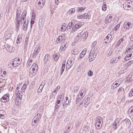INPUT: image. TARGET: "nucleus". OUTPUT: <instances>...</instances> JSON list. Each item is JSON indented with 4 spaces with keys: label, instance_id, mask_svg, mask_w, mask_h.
Wrapping results in <instances>:
<instances>
[{
    "label": "nucleus",
    "instance_id": "nucleus-1",
    "mask_svg": "<svg viewBox=\"0 0 133 133\" xmlns=\"http://www.w3.org/2000/svg\"><path fill=\"white\" fill-rule=\"evenodd\" d=\"M38 66L36 63H34L30 69L29 75H32V76L35 75L38 69Z\"/></svg>",
    "mask_w": 133,
    "mask_h": 133
},
{
    "label": "nucleus",
    "instance_id": "nucleus-2",
    "mask_svg": "<svg viewBox=\"0 0 133 133\" xmlns=\"http://www.w3.org/2000/svg\"><path fill=\"white\" fill-rule=\"evenodd\" d=\"M97 54L95 53V48H92L89 53V60L90 61H92L96 57Z\"/></svg>",
    "mask_w": 133,
    "mask_h": 133
},
{
    "label": "nucleus",
    "instance_id": "nucleus-3",
    "mask_svg": "<svg viewBox=\"0 0 133 133\" xmlns=\"http://www.w3.org/2000/svg\"><path fill=\"white\" fill-rule=\"evenodd\" d=\"M129 2H125L123 4V7L124 9L126 10H128V8L130 7L132 8V5H133V2L132 1H129Z\"/></svg>",
    "mask_w": 133,
    "mask_h": 133
},
{
    "label": "nucleus",
    "instance_id": "nucleus-4",
    "mask_svg": "<svg viewBox=\"0 0 133 133\" xmlns=\"http://www.w3.org/2000/svg\"><path fill=\"white\" fill-rule=\"evenodd\" d=\"M20 64V62H18L17 61V58H14L12 60V61L10 62V64H12L13 67L18 66Z\"/></svg>",
    "mask_w": 133,
    "mask_h": 133
},
{
    "label": "nucleus",
    "instance_id": "nucleus-5",
    "mask_svg": "<svg viewBox=\"0 0 133 133\" xmlns=\"http://www.w3.org/2000/svg\"><path fill=\"white\" fill-rule=\"evenodd\" d=\"M63 101L62 102V105L63 106V108H65L66 107V105H68L69 104L70 101H71L70 99H68V97H66L64 99V98H63Z\"/></svg>",
    "mask_w": 133,
    "mask_h": 133
},
{
    "label": "nucleus",
    "instance_id": "nucleus-6",
    "mask_svg": "<svg viewBox=\"0 0 133 133\" xmlns=\"http://www.w3.org/2000/svg\"><path fill=\"white\" fill-rule=\"evenodd\" d=\"M45 3V0H40L38 2L36 6L38 9H41L43 7Z\"/></svg>",
    "mask_w": 133,
    "mask_h": 133
},
{
    "label": "nucleus",
    "instance_id": "nucleus-7",
    "mask_svg": "<svg viewBox=\"0 0 133 133\" xmlns=\"http://www.w3.org/2000/svg\"><path fill=\"white\" fill-rule=\"evenodd\" d=\"M41 116L42 115L41 114H38L35 116L32 121L34 120V122L38 123L41 118Z\"/></svg>",
    "mask_w": 133,
    "mask_h": 133
},
{
    "label": "nucleus",
    "instance_id": "nucleus-8",
    "mask_svg": "<svg viewBox=\"0 0 133 133\" xmlns=\"http://www.w3.org/2000/svg\"><path fill=\"white\" fill-rule=\"evenodd\" d=\"M73 64V62L69 58L67 61L66 63V69H69L72 66Z\"/></svg>",
    "mask_w": 133,
    "mask_h": 133
},
{
    "label": "nucleus",
    "instance_id": "nucleus-9",
    "mask_svg": "<svg viewBox=\"0 0 133 133\" xmlns=\"http://www.w3.org/2000/svg\"><path fill=\"white\" fill-rule=\"evenodd\" d=\"M82 26V24L81 23H77L74 26H73L71 31V32H73L77 30Z\"/></svg>",
    "mask_w": 133,
    "mask_h": 133
},
{
    "label": "nucleus",
    "instance_id": "nucleus-10",
    "mask_svg": "<svg viewBox=\"0 0 133 133\" xmlns=\"http://www.w3.org/2000/svg\"><path fill=\"white\" fill-rule=\"evenodd\" d=\"M112 39L111 34H108L104 39V42L106 43H108Z\"/></svg>",
    "mask_w": 133,
    "mask_h": 133
},
{
    "label": "nucleus",
    "instance_id": "nucleus-11",
    "mask_svg": "<svg viewBox=\"0 0 133 133\" xmlns=\"http://www.w3.org/2000/svg\"><path fill=\"white\" fill-rule=\"evenodd\" d=\"M9 96L8 95H5L1 98V101L3 102H5L8 101Z\"/></svg>",
    "mask_w": 133,
    "mask_h": 133
},
{
    "label": "nucleus",
    "instance_id": "nucleus-12",
    "mask_svg": "<svg viewBox=\"0 0 133 133\" xmlns=\"http://www.w3.org/2000/svg\"><path fill=\"white\" fill-rule=\"evenodd\" d=\"M95 123L103 124V120L102 118L100 116H97L95 119Z\"/></svg>",
    "mask_w": 133,
    "mask_h": 133
},
{
    "label": "nucleus",
    "instance_id": "nucleus-13",
    "mask_svg": "<svg viewBox=\"0 0 133 133\" xmlns=\"http://www.w3.org/2000/svg\"><path fill=\"white\" fill-rule=\"evenodd\" d=\"M131 23L129 22H125L124 23L123 26L124 28L127 29H129L130 28V26L131 25Z\"/></svg>",
    "mask_w": 133,
    "mask_h": 133
},
{
    "label": "nucleus",
    "instance_id": "nucleus-14",
    "mask_svg": "<svg viewBox=\"0 0 133 133\" xmlns=\"http://www.w3.org/2000/svg\"><path fill=\"white\" fill-rule=\"evenodd\" d=\"M65 39L64 37L62 36H59L57 39V43H59L61 42L63 43L65 41Z\"/></svg>",
    "mask_w": 133,
    "mask_h": 133
},
{
    "label": "nucleus",
    "instance_id": "nucleus-15",
    "mask_svg": "<svg viewBox=\"0 0 133 133\" xmlns=\"http://www.w3.org/2000/svg\"><path fill=\"white\" fill-rule=\"evenodd\" d=\"M15 93L16 94V96L17 97L20 99L22 98V92L20 91L16 90Z\"/></svg>",
    "mask_w": 133,
    "mask_h": 133
},
{
    "label": "nucleus",
    "instance_id": "nucleus-16",
    "mask_svg": "<svg viewBox=\"0 0 133 133\" xmlns=\"http://www.w3.org/2000/svg\"><path fill=\"white\" fill-rule=\"evenodd\" d=\"M66 60H64V61L62 64V67L61 68V69L60 70L61 73L60 75H61L63 73V72L64 71L65 66V63H66Z\"/></svg>",
    "mask_w": 133,
    "mask_h": 133
},
{
    "label": "nucleus",
    "instance_id": "nucleus-17",
    "mask_svg": "<svg viewBox=\"0 0 133 133\" xmlns=\"http://www.w3.org/2000/svg\"><path fill=\"white\" fill-rule=\"evenodd\" d=\"M123 124H125V126H129L130 124V120L128 119H125L122 122Z\"/></svg>",
    "mask_w": 133,
    "mask_h": 133
},
{
    "label": "nucleus",
    "instance_id": "nucleus-18",
    "mask_svg": "<svg viewBox=\"0 0 133 133\" xmlns=\"http://www.w3.org/2000/svg\"><path fill=\"white\" fill-rule=\"evenodd\" d=\"M103 124V123H101L100 124L99 123H95L94 125L96 130H99L101 128Z\"/></svg>",
    "mask_w": 133,
    "mask_h": 133
},
{
    "label": "nucleus",
    "instance_id": "nucleus-19",
    "mask_svg": "<svg viewBox=\"0 0 133 133\" xmlns=\"http://www.w3.org/2000/svg\"><path fill=\"white\" fill-rule=\"evenodd\" d=\"M82 122V120L81 118H79L77 119L75 124L76 128L78 127L80 125Z\"/></svg>",
    "mask_w": 133,
    "mask_h": 133
},
{
    "label": "nucleus",
    "instance_id": "nucleus-20",
    "mask_svg": "<svg viewBox=\"0 0 133 133\" xmlns=\"http://www.w3.org/2000/svg\"><path fill=\"white\" fill-rule=\"evenodd\" d=\"M50 56L49 54H46L44 57V62L45 63H46L47 61H49L50 59Z\"/></svg>",
    "mask_w": 133,
    "mask_h": 133
},
{
    "label": "nucleus",
    "instance_id": "nucleus-21",
    "mask_svg": "<svg viewBox=\"0 0 133 133\" xmlns=\"http://www.w3.org/2000/svg\"><path fill=\"white\" fill-rule=\"evenodd\" d=\"M79 88V87L77 86L75 87L74 88L73 92L75 95L76 94L77 95L79 93V91H78Z\"/></svg>",
    "mask_w": 133,
    "mask_h": 133
},
{
    "label": "nucleus",
    "instance_id": "nucleus-22",
    "mask_svg": "<svg viewBox=\"0 0 133 133\" xmlns=\"http://www.w3.org/2000/svg\"><path fill=\"white\" fill-rule=\"evenodd\" d=\"M6 49L8 51L10 52H13L14 50V48L10 46H8Z\"/></svg>",
    "mask_w": 133,
    "mask_h": 133
},
{
    "label": "nucleus",
    "instance_id": "nucleus-23",
    "mask_svg": "<svg viewBox=\"0 0 133 133\" xmlns=\"http://www.w3.org/2000/svg\"><path fill=\"white\" fill-rule=\"evenodd\" d=\"M112 17L111 16H107V17L105 18V23H108L110 22L111 21V19L112 18Z\"/></svg>",
    "mask_w": 133,
    "mask_h": 133
},
{
    "label": "nucleus",
    "instance_id": "nucleus-24",
    "mask_svg": "<svg viewBox=\"0 0 133 133\" xmlns=\"http://www.w3.org/2000/svg\"><path fill=\"white\" fill-rule=\"evenodd\" d=\"M133 63V61L132 60H131L125 64V66L126 68L128 69V67L130 66L131 64H132Z\"/></svg>",
    "mask_w": 133,
    "mask_h": 133
},
{
    "label": "nucleus",
    "instance_id": "nucleus-25",
    "mask_svg": "<svg viewBox=\"0 0 133 133\" xmlns=\"http://www.w3.org/2000/svg\"><path fill=\"white\" fill-rule=\"evenodd\" d=\"M10 32L9 30H8L5 32V36L6 38H9L11 36V34L10 33Z\"/></svg>",
    "mask_w": 133,
    "mask_h": 133
},
{
    "label": "nucleus",
    "instance_id": "nucleus-26",
    "mask_svg": "<svg viewBox=\"0 0 133 133\" xmlns=\"http://www.w3.org/2000/svg\"><path fill=\"white\" fill-rule=\"evenodd\" d=\"M32 60L29 58L27 61V62L26 63V66L28 67L30 66L32 64Z\"/></svg>",
    "mask_w": 133,
    "mask_h": 133
},
{
    "label": "nucleus",
    "instance_id": "nucleus-27",
    "mask_svg": "<svg viewBox=\"0 0 133 133\" xmlns=\"http://www.w3.org/2000/svg\"><path fill=\"white\" fill-rule=\"evenodd\" d=\"M88 32H84L83 34L82 37L84 39H85L88 36Z\"/></svg>",
    "mask_w": 133,
    "mask_h": 133
},
{
    "label": "nucleus",
    "instance_id": "nucleus-28",
    "mask_svg": "<svg viewBox=\"0 0 133 133\" xmlns=\"http://www.w3.org/2000/svg\"><path fill=\"white\" fill-rule=\"evenodd\" d=\"M118 84L117 83L114 82L112 85L111 87V88L112 89H114L115 88H116L119 85V84L118 85Z\"/></svg>",
    "mask_w": 133,
    "mask_h": 133
},
{
    "label": "nucleus",
    "instance_id": "nucleus-29",
    "mask_svg": "<svg viewBox=\"0 0 133 133\" xmlns=\"http://www.w3.org/2000/svg\"><path fill=\"white\" fill-rule=\"evenodd\" d=\"M39 52V50H38V48H36L35 49V51H34L33 54V56H36L37 55Z\"/></svg>",
    "mask_w": 133,
    "mask_h": 133
},
{
    "label": "nucleus",
    "instance_id": "nucleus-30",
    "mask_svg": "<svg viewBox=\"0 0 133 133\" xmlns=\"http://www.w3.org/2000/svg\"><path fill=\"white\" fill-rule=\"evenodd\" d=\"M21 13L20 11L17 10V12L16 13V20H20L19 19L20 18V16Z\"/></svg>",
    "mask_w": 133,
    "mask_h": 133
},
{
    "label": "nucleus",
    "instance_id": "nucleus-31",
    "mask_svg": "<svg viewBox=\"0 0 133 133\" xmlns=\"http://www.w3.org/2000/svg\"><path fill=\"white\" fill-rule=\"evenodd\" d=\"M75 11V9L74 8H72L69 10L68 11L67 13L71 15L74 13Z\"/></svg>",
    "mask_w": 133,
    "mask_h": 133
},
{
    "label": "nucleus",
    "instance_id": "nucleus-32",
    "mask_svg": "<svg viewBox=\"0 0 133 133\" xmlns=\"http://www.w3.org/2000/svg\"><path fill=\"white\" fill-rule=\"evenodd\" d=\"M82 32V30H80L79 32V33L77 34V36L76 39L78 41L79 39L80 38L82 37L81 34V33Z\"/></svg>",
    "mask_w": 133,
    "mask_h": 133
},
{
    "label": "nucleus",
    "instance_id": "nucleus-33",
    "mask_svg": "<svg viewBox=\"0 0 133 133\" xmlns=\"http://www.w3.org/2000/svg\"><path fill=\"white\" fill-rule=\"evenodd\" d=\"M133 49V45H131L129 46L128 48L127 49L126 51H125V53L129 52L131 50Z\"/></svg>",
    "mask_w": 133,
    "mask_h": 133
},
{
    "label": "nucleus",
    "instance_id": "nucleus-34",
    "mask_svg": "<svg viewBox=\"0 0 133 133\" xmlns=\"http://www.w3.org/2000/svg\"><path fill=\"white\" fill-rule=\"evenodd\" d=\"M59 57V54L56 53L53 56V58L54 59L55 61H56L58 59Z\"/></svg>",
    "mask_w": 133,
    "mask_h": 133
},
{
    "label": "nucleus",
    "instance_id": "nucleus-35",
    "mask_svg": "<svg viewBox=\"0 0 133 133\" xmlns=\"http://www.w3.org/2000/svg\"><path fill=\"white\" fill-rule=\"evenodd\" d=\"M71 52L74 55H77L78 53V51L77 49L74 48L73 50H72Z\"/></svg>",
    "mask_w": 133,
    "mask_h": 133
},
{
    "label": "nucleus",
    "instance_id": "nucleus-36",
    "mask_svg": "<svg viewBox=\"0 0 133 133\" xmlns=\"http://www.w3.org/2000/svg\"><path fill=\"white\" fill-rule=\"evenodd\" d=\"M84 101V102L85 103L88 105L89 104L90 102V101L89 97H87L86 98H85Z\"/></svg>",
    "mask_w": 133,
    "mask_h": 133
},
{
    "label": "nucleus",
    "instance_id": "nucleus-37",
    "mask_svg": "<svg viewBox=\"0 0 133 133\" xmlns=\"http://www.w3.org/2000/svg\"><path fill=\"white\" fill-rule=\"evenodd\" d=\"M28 21H27V23L26 24H23V29L24 30H26L27 28L28 24Z\"/></svg>",
    "mask_w": 133,
    "mask_h": 133
},
{
    "label": "nucleus",
    "instance_id": "nucleus-38",
    "mask_svg": "<svg viewBox=\"0 0 133 133\" xmlns=\"http://www.w3.org/2000/svg\"><path fill=\"white\" fill-rule=\"evenodd\" d=\"M118 124L116 123H113L112 127L114 130L117 129L118 126H119V125H118Z\"/></svg>",
    "mask_w": 133,
    "mask_h": 133
},
{
    "label": "nucleus",
    "instance_id": "nucleus-39",
    "mask_svg": "<svg viewBox=\"0 0 133 133\" xmlns=\"http://www.w3.org/2000/svg\"><path fill=\"white\" fill-rule=\"evenodd\" d=\"M132 56L131 54L127 55L125 57L124 59L126 61L129 60L130 59L129 57H131Z\"/></svg>",
    "mask_w": 133,
    "mask_h": 133
},
{
    "label": "nucleus",
    "instance_id": "nucleus-40",
    "mask_svg": "<svg viewBox=\"0 0 133 133\" xmlns=\"http://www.w3.org/2000/svg\"><path fill=\"white\" fill-rule=\"evenodd\" d=\"M22 38L21 37L18 36L17 39L16 41V43L18 44H19L20 43L21 41H22Z\"/></svg>",
    "mask_w": 133,
    "mask_h": 133
},
{
    "label": "nucleus",
    "instance_id": "nucleus-41",
    "mask_svg": "<svg viewBox=\"0 0 133 133\" xmlns=\"http://www.w3.org/2000/svg\"><path fill=\"white\" fill-rule=\"evenodd\" d=\"M85 8L84 7L78 8L77 10L80 12H82L85 9Z\"/></svg>",
    "mask_w": 133,
    "mask_h": 133
},
{
    "label": "nucleus",
    "instance_id": "nucleus-42",
    "mask_svg": "<svg viewBox=\"0 0 133 133\" xmlns=\"http://www.w3.org/2000/svg\"><path fill=\"white\" fill-rule=\"evenodd\" d=\"M26 85V84H23L21 88V90L22 92H24L25 91L26 88H27Z\"/></svg>",
    "mask_w": 133,
    "mask_h": 133
},
{
    "label": "nucleus",
    "instance_id": "nucleus-43",
    "mask_svg": "<svg viewBox=\"0 0 133 133\" xmlns=\"http://www.w3.org/2000/svg\"><path fill=\"white\" fill-rule=\"evenodd\" d=\"M1 73L4 74V75H1V76H2L3 77H5V75L6 74V71H4L2 69L1 71Z\"/></svg>",
    "mask_w": 133,
    "mask_h": 133
},
{
    "label": "nucleus",
    "instance_id": "nucleus-44",
    "mask_svg": "<svg viewBox=\"0 0 133 133\" xmlns=\"http://www.w3.org/2000/svg\"><path fill=\"white\" fill-rule=\"evenodd\" d=\"M120 26V24H118L117 25H116V26L114 28L113 30L116 31L118 28Z\"/></svg>",
    "mask_w": 133,
    "mask_h": 133
},
{
    "label": "nucleus",
    "instance_id": "nucleus-45",
    "mask_svg": "<svg viewBox=\"0 0 133 133\" xmlns=\"http://www.w3.org/2000/svg\"><path fill=\"white\" fill-rule=\"evenodd\" d=\"M79 95H78V97H77L76 101V103H78L80 101L82 100V98H81L80 97H79Z\"/></svg>",
    "mask_w": 133,
    "mask_h": 133
},
{
    "label": "nucleus",
    "instance_id": "nucleus-46",
    "mask_svg": "<svg viewBox=\"0 0 133 133\" xmlns=\"http://www.w3.org/2000/svg\"><path fill=\"white\" fill-rule=\"evenodd\" d=\"M127 68H126L125 69H122L120 71V73L121 74H123L125 72H126L127 71Z\"/></svg>",
    "mask_w": 133,
    "mask_h": 133
},
{
    "label": "nucleus",
    "instance_id": "nucleus-47",
    "mask_svg": "<svg viewBox=\"0 0 133 133\" xmlns=\"http://www.w3.org/2000/svg\"><path fill=\"white\" fill-rule=\"evenodd\" d=\"M26 12H25V11L24 12L23 11L21 15V17L23 18H25V17L26 15Z\"/></svg>",
    "mask_w": 133,
    "mask_h": 133
},
{
    "label": "nucleus",
    "instance_id": "nucleus-48",
    "mask_svg": "<svg viewBox=\"0 0 133 133\" xmlns=\"http://www.w3.org/2000/svg\"><path fill=\"white\" fill-rule=\"evenodd\" d=\"M17 22V23L16 24V28L18 29L19 26L20 24L19 23L20 22V20H16Z\"/></svg>",
    "mask_w": 133,
    "mask_h": 133
},
{
    "label": "nucleus",
    "instance_id": "nucleus-49",
    "mask_svg": "<svg viewBox=\"0 0 133 133\" xmlns=\"http://www.w3.org/2000/svg\"><path fill=\"white\" fill-rule=\"evenodd\" d=\"M107 9V6L105 3L104 4V5L102 6V10L103 11H105Z\"/></svg>",
    "mask_w": 133,
    "mask_h": 133
},
{
    "label": "nucleus",
    "instance_id": "nucleus-50",
    "mask_svg": "<svg viewBox=\"0 0 133 133\" xmlns=\"http://www.w3.org/2000/svg\"><path fill=\"white\" fill-rule=\"evenodd\" d=\"M87 51V49L86 48L84 50H83L82 51V52L81 53L84 56V55L86 53Z\"/></svg>",
    "mask_w": 133,
    "mask_h": 133
},
{
    "label": "nucleus",
    "instance_id": "nucleus-51",
    "mask_svg": "<svg viewBox=\"0 0 133 133\" xmlns=\"http://www.w3.org/2000/svg\"><path fill=\"white\" fill-rule=\"evenodd\" d=\"M83 17H84L83 14L82 15H79L77 16V18L78 19H81Z\"/></svg>",
    "mask_w": 133,
    "mask_h": 133
},
{
    "label": "nucleus",
    "instance_id": "nucleus-52",
    "mask_svg": "<svg viewBox=\"0 0 133 133\" xmlns=\"http://www.w3.org/2000/svg\"><path fill=\"white\" fill-rule=\"evenodd\" d=\"M120 120L118 118H117L115 120L114 122L115 123H116L117 124H118L119 123V122Z\"/></svg>",
    "mask_w": 133,
    "mask_h": 133
},
{
    "label": "nucleus",
    "instance_id": "nucleus-53",
    "mask_svg": "<svg viewBox=\"0 0 133 133\" xmlns=\"http://www.w3.org/2000/svg\"><path fill=\"white\" fill-rule=\"evenodd\" d=\"M132 80V79L130 78V77H128L127 78L126 81L128 82H131Z\"/></svg>",
    "mask_w": 133,
    "mask_h": 133
},
{
    "label": "nucleus",
    "instance_id": "nucleus-54",
    "mask_svg": "<svg viewBox=\"0 0 133 133\" xmlns=\"http://www.w3.org/2000/svg\"><path fill=\"white\" fill-rule=\"evenodd\" d=\"M88 75L89 76H91L93 74V72L91 70H90L88 72Z\"/></svg>",
    "mask_w": 133,
    "mask_h": 133
},
{
    "label": "nucleus",
    "instance_id": "nucleus-55",
    "mask_svg": "<svg viewBox=\"0 0 133 133\" xmlns=\"http://www.w3.org/2000/svg\"><path fill=\"white\" fill-rule=\"evenodd\" d=\"M124 89L123 87H121L119 88L118 89V91L119 92H120L121 91H124Z\"/></svg>",
    "mask_w": 133,
    "mask_h": 133
},
{
    "label": "nucleus",
    "instance_id": "nucleus-56",
    "mask_svg": "<svg viewBox=\"0 0 133 133\" xmlns=\"http://www.w3.org/2000/svg\"><path fill=\"white\" fill-rule=\"evenodd\" d=\"M129 96L131 97L133 96V89H131L129 94Z\"/></svg>",
    "mask_w": 133,
    "mask_h": 133
},
{
    "label": "nucleus",
    "instance_id": "nucleus-57",
    "mask_svg": "<svg viewBox=\"0 0 133 133\" xmlns=\"http://www.w3.org/2000/svg\"><path fill=\"white\" fill-rule=\"evenodd\" d=\"M60 86L58 85V86L55 89L54 91L53 92V93H54L55 92H56V91H57L60 88Z\"/></svg>",
    "mask_w": 133,
    "mask_h": 133
},
{
    "label": "nucleus",
    "instance_id": "nucleus-58",
    "mask_svg": "<svg viewBox=\"0 0 133 133\" xmlns=\"http://www.w3.org/2000/svg\"><path fill=\"white\" fill-rule=\"evenodd\" d=\"M43 88L41 87V86H39V88L38 90V92L39 93H41L42 91Z\"/></svg>",
    "mask_w": 133,
    "mask_h": 133
},
{
    "label": "nucleus",
    "instance_id": "nucleus-59",
    "mask_svg": "<svg viewBox=\"0 0 133 133\" xmlns=\"http://www.w3.org/2000/svg\"><path fill=\"white\" fill-rule=\"evenodd\" d=\"M82 103H81L80 104H79L77 107L76 109L77 110H79L81 109V105L82 104Z\"/></svg>",
    "mask_w": 133,
    "mask_h": 133
},
{
    "label": "nucleus",
    "instance_id": "nucleus-60",
    "mask_svg": "<svg viewBox=\"0 0 133 133\" xmlns=\"http://www.w3.org/2000/svg\"><path fill=\"white\" fill-rule=\"evenodd\" d=\"M117 58V57L116 58V57L115 58H113V59H112V61L111 62V63H113V62H114L115 63L117 62V61H116V59Z\"/></svg>",
    "mask_w": 133,
    "mask_h": 133
},
{
    "label": "nucleus",
    "instance_id": "nucleus-61",
    "mask_svg": "<svg viewBox=\"0 0 133 133\" xmlns=\"http://www.w3.org/2000/svg\"><path fill=\"white\" fill-rule=\"evenodd\" d=\"M34 120L33 122V121H32V126H35V125H36H36H37L38 124V123L37 122H35L34 121Z\"/></svg>",
    "mask_w": 133,
    "mask_h": 133
},
{
    "label": "nucleus",
    "instance_id": "nucleus-62",
    "mask_svg": "<svg viewBox=\"0 0 133 133\" xmlns=\"http://www.w3.org/2000/svg\"><path fill=\"white\" fill-rule=\"evenodd\" d=\"M25 20V18H23L21 17L20 19V22H21V24L23 23V21H24Z\"/></svg>",
    "mask_w": 133,
    "mask_h": 133
},
{
    "label": "nucleus",
    "instance_id": "nucleus-63",
    "mask_svg": "<svg viewBox=\"0 0 133 133\" xmlns=\"http://www.w3.org/2000/svg\"><path fill=\"white\" fill-rule=\"evenodd\" d=\"M45 82H42L41 83L40 86H41V87H42L43 88L44 87V85H45Z\"/></svg>",
    "mask_w": 133,
    "mask_h": 133
},
{
    "label": "nucleus",
    "instance_id": "nucleus-64",
    "mask_svg": "<svg viewBox=\"0 0 133 133\" xmlns=\"http://www.w3.org/2000/svg\"><path fill=\"white\" fill-rule=\"evenodd\" d=\"M59 105H58L57 104H56L55 105V110H57L58 109V108L59 107Z\"/></svg>",
    "mask_w": 133,
    "mask_h": 133
}]
</instances>
